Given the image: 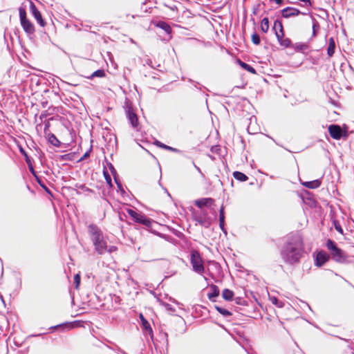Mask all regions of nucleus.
<instances>
[{
    "label": "nucleus",
    "instance_id": "f3484780",
    "mask_svg": "<svg viewBox=\"0 0 354 354\" xmlns=\"http://www.w3.org/2000/svg\"><path fill=\"white\" fill-rule=\"evenodd\" d=\"M233 177L241 182H245L248 180V177L243 173L238 171H235L233 172Z\"/></svg>",
    "mask_w": 354,
    "mask_h": 354
},
{
    "label": "nucleus",
    "instance_id": "f8f14e48",
    "mask_svg": "<svg viewBox=\"0 0 354 354\" xmlns=\"http://www.w3.org/2000/svg\"><path fill=\"white\" fill-rule=\"evenodd\" d=\"M300 11L292 7H287L281 10V15L284 18H288L290 17H295L300 14Z\"/></svg>",
    "mask_w": 354,
    "mask_h": 354
},
{
    "label": "nucleus",
    "instance_id": "ea45409f",
    "mask_svg": "<svg viewBox=\"0 0 354 354\" xmlns=\"http://www.w3.org/2000/svg\"><path fill=\"white\" fill-rule=\"evenodd\" d=\"M272 302L273 304H277V299L276 297H273V298L272 299Z\"/></svg>",
    "mask_w": 354,
    "mask_h": 354
},
{
    "label": "nucleus",
    "instance_id": "412c9836",
    "mask_svg": "<svg viewBox=\"0 0 354 354\" xmlns=\"http://www.w3.org/2000/svg\"><path fill=\"white\" fill-rule=\"evenodd\" d=\"M156 26L162 29L164 31H165L168 34H171L172 32L171 26L165 21H159Z\"/></svg>",
    "mask_w": 354,
    "mask_h": 354
},
{
    "label": "nucleus",
    "instance_id": "f704fd0d",
    "mask_svg": "<svg viewBox=\"0 0 354 354\" xmlns=\"http://www.w3.org/2000/svg\"><path fill=\"white\" fill-rule=\"evenodd\" d=\"M334 225H335V230L340 234H343V230H342L341 225H339V223L337 221H335Z\"/></svg>",
    "mask_w": 354,
    "mask_h": 354
},
{
    "label": "nucleus",
    "instance_id": "2eb2a0df",
    "mask_svg": "<svg viewBox=\"0 0 354 354\" xmlns=\"http://www.w3.org/2000/svg\"><path fill=\"white\" fill-rule=\"evenodd\" d=\"M139 317L142 322V329L147 333H148L149 335H151L153 333V330L149 322L145 318L144 315L142 313L140 314Z\"/></svg>",
    "mask_w": 354,
    "mask_h": 354
},
{
    "label": "nucleus",
    "instance_id": "423d86ee",
    "mask_svg": "<svg viewBox=\"0 0 354 354\" xmlns=\"http://www.w3.org/2000/svg\"><path fill=\"white\" fill-rule=\"evenodd\" d=\"M128 214L133 218V220L136 222L144 225L147 227H151L152 225L151 219L147 218L144 214L141 213H138L133 209H129L127 210Z\"/></svg>",
    "mask_w": 354,
    "mask_h": 354
},
{
    "label": "nucleus",
    "instance_id": "58836bf2",
    "mask_svg": "<svg viewBox=\"0 0 354 354\" xmlns=\"http://www.w3.org/2000/svg\"><path fill=\"white\" fill-rule=\"evenodd\" d=\"M274 1H275V3L277 4H279V5L281 4L282 1H283V0H274Z\"/></svg>",
    "mask_w": 354,
    "mask_h": 354
},
{
    "label": "nucleus",
    "instance_id": "473e14b6",
    "mask_svg": "<svg viewBox=\"0 0 354 354\" xmlns=\"http://www.w3.org/2000/svg\"><path fill=\"white\" fill-rule=\"evenodd\" d=\"M104 176L107 184L109 185L110 187H112L113 184L111 182V178L107 171H104Z\"/></svg>",
    "mask_w": 354,
    "mask_h": 354
},
{
    "label": "nucleus",
    "instance_id": "aec40b11",
    "mask_svg": "<svg viewBox=\"0 0 354 354\" xmlns=\"http://www.w3.org/2000/svg\"><path fill=\"white\" fill-rule=\"evenodd\" d=\"M224 225H225V212H224V207L222 205L219 209V226L220 228L224 231Z\"/></svg>",
    "mask_w": 354,
    "mask_h": 354
},
{
    "label": "nucleus",
    "instance_id": "9b49d317",
    "mask_svg": "<svg viewBox=\"0 0 354 354\" xmlns=\"http://www.w3.org/2000/svg\"><path fill=\"white\" fill-rule=\"evenodd\" d=\"M330 137L335 140H339L342 136V129L337 124H331L328 128Z\"/></svg>",
    "mask_w": 354,
    "mask_h": 354
},
{
    "label": "nucleus",
    "instance_id": "4be33fe9",
    "mask_svg": "<svg viewBox=\"0 0 354 354\" xmlns=\"http://www.w3.org/2000/svg\"><path fill=\"white\" fill-rule=\"evenodd\" d=\"M277 40H278L279 44L284 48L292 47V41L288 37L283 38V37L277 38Z\"/></svg>",
    "mask_w": 354,
    "mask_h": 354
},
{
    "label": "nucleus",
    "instance_id": "7ed1b4c3",
    "mask_svg": "<svg viewBox=\"0 0 354 354\" xmlns=\"http://www.w3.org/2000/svg\"><path fill=\"white\" fill-rule=\"evenodd\" d=\"M326 248L330 251V256L333 261L339 263H348V254L342 249L339 248L336 243L331 239L326 241Z\"/></svg>",
    "mask_w": 354,
    "mask_h": 354
},
{
    "label": "nucleus",
    "instance_id": "e433bc0d",
    "mask_svg": "<svg viewBox=\"0 0 354 354\" xmlns=\"http://www.w3.org/2000/svg\"><path fill=\"white\" fill-rule=\"evenodd\" d=\"M49 127H50V123L49 122H47L45 123V127H44V132L46 133H47V131H48L49 130Z\"/></svg>",
    "mask_w": 354,
    "mask_h": 354
},
{
    "label": "nucleus",
    "instance_id": "7c9ffc66",
    "mask_svg": "<svg viewBox=\"0 0 354 354\" xmlns=\"http://www.w3.org/2000/svg\"><path fill=\"white\" fill-rule=\"evenodd\" d=\"M319 28V25L318 22L314 19L313 21V33L312 37H315L317 35V32Z\"/></svg>",
    "mask_w": 354,
    "mask_h": 354
},
{
    "label": "nucleus",
    "instance_id": "f03ea898",
    "mask_svg": "<svg viewBox=\"0 0 354 354\" xmlns=\"http://www.w3.org/2000/svg\"><path fill=\"white\" fill-rule=\"evenodd\" d=\"M88 233L98 254H102L106 250V241L104 239L102 233L99 227L95 224H91L88 227Z\"/></svg>",
    "mask_w": 354,
    "mask_h": 354
},
{
    "label": "nucleus",
    "instance_id": "5701e85b",
    "mask_svg": "<svg viewBox=\"0 0 354 354\" xmlns=\"http://www.w3.org/2000/svg\"><path fill=\"white\" fill-rule=\"evenodd\" d=\"M260 28H261V30L264 33H266L268 31V30H269L268 18L265 17L261 20Z\"/></svg>",
    "mask_w": 354,
    "mask_h": 354
},
{
    "label": "nucleus",
    "instance_id": "4468645a",
    "mask_svg": "<svg viewBox=\"0 0 354 354\" xmlns=\"http://www.w3.org/2000/svg\"><path fill=\"white\" fill-rule=\"evenodd\" d=\"M210 292L207 294V297L212 301H215L214 298L217 297L219 295V288L217 286L214 284H212L209 286Z\"/></svg>",
    "mask_w": 354,
    "mask_h": 354
},
{
    "label": "nucleus",
    "instance_id": "dca6fc26",
    "mask_svg": "<svg viewBox=\"0 0 354 354\" xmlns=\"http://www.w3.org/2000/svg\"><path fill=\"white\" fill-rule=\"evenodd\" d=\"M335 42L333 37H330L328 39V46L327 48V54L329 57H333L335 53Z\"/></svg>",
    "mask_w": 354,
    "mask_h": 354
},
{
    "label": "nucleus",
    "instance_id": "20e7f679",
    "mask_svg": "<svg viewBox=\"0 0 354 354\" xmlns=\"http://www.w3.org/2000/svg\"><path fill=\"white\" fill-rule=\"evenodd\" d=\"M190 263L193 270L202 274L204 272L205 267L203 260L198 250H192L190 252Z\"/></svg>",
    "mask_w": 354,
    "mask_h": 354
},
{
    "label": "nucleus",
    "instance_id": "ddd939ff",
    "mask_svg": "<svg viewBox=\"0 0 354 354\" xmlns=\"http://www.w3.org/2000/svg\"><path fill=\"white\" fill-rule=\"evenodd\" d=\"M273 29L274 30L277 39L283 37L284 36L283 28L281 21L277 20L275 21L274 23Z\"/></svg>",
    "mask_w": 354,
    "mask_h": 354
},
{
    "label": "nucleus",
    "instance_id": "a878e982",
    "mask_svg": "<svg viewBox=\"0 0 354 354\" xmlns=\"http://www.w3.org/2000/svg\"><path fill=\"white\" fill-rule=\"evenodd\" d=\"M239 62H240L241 66L243 68H244L245 70H246L247 71H248L249 73H250L252 74H256V70L252 66H251L250 65H249L245 62H241V61H239Z\"/></svg>",
    "mask_w": 354,
    "mask_h": 354
},
{
    "label": "nucleus",
    "instance_id": "c03bdc74",
    "mask_svg": "<svg viewBox=\"0 0 354 354\" xmlns=\"http://www.w3.org/2000/svg\"><path fill=\"white\" fill-rule=\"evenodd\" d=\"M300 1H303V2H308L309 3H310V0H300Z\"/></svg>",
    "mask_w": 354,
    "mask_h": 354
},
{
    "label": "nucleus",
    "instance_id": "37998d69",
    "mask_svg": "<svg viewBox=\"0 0 354 354\" xmlns=\"http://www.w3.org/2000/svg\"><path fill=\"white\" fill-rule=\"evenodd\" d=\"M217 146H215V147H212V151H216V149H217Z\"/></svg>",
    "mask_w": 354,
    "mask_h": 354
},
{
    "label": "nucleus",
    "instance_id": "c85d7f7f",
    "mask_svg": "<svg viewBox=\"0 0 354 354\" xmlns=\"http://www.w3.org/2000/svg\"><path fill=\"white\" fill-rule=\"evenodd\" d=\"M252 42L254 45H259L261 43V39L259 35L257 32H254L251 36Z\"/></svg>",
    "mask_w": 354,
    "mask_h": 354
},
{
    "label": "nucleus",
    "instance_id": "1a4fd4ad",
    "mask_svg": "<svg viewBox=\"0 0 354 354\" xmlns=\"http://www.w3.org/2000/svg\"><path fill=\"white\" fill-rule=\"evenodd\" d=\"M330 259V254L324 250H321L317 253L315 260V266L320 268L324 266Z\"/></svg>",
    "mask_w": 354,
    "mask_h": 354
},
{
    "label": "nucleus",
    "instance_id": "cd10ccee",
    "mask_svg": "<svg viewBox=\"0 0 354 354\" xmlns=\"http://www.w3.org/2000/svg\"><path fill=\"white\" fill-rule=\"evenodd\" d=\"M80 326V323L78 322H74L73 323H66L62 325H60L59 327L66 328L68 330L74 328L75 327H78Z\"/></svg>",
    "mask_w": 354,
    "mask_h": 354
},
{
    "label": "nucleus",
    "instance_id": "bb28decb",
    "mask_svg": "<svg viewBox=\"0 0 354 354\" xmlns=\"http://www.w3.org/2000/svg\"><path fill=\"white\" fill-rule=\"evenodd\" d=\"M215 309L223 317H229L232 315V313L228 310L218 306H215Z\"/></svg>",
    "mask_w": 354,
    "mask_h": 354
},
{
    "label": "nucleus",
    "instance_id": "b1692460",
    "mask_svg": "<svg viewBox=\"0 0 354 354\" xmlns=\"http://www.w3.org/2000/svg\"><path fill=\"white\" fill-rule=\"evenodd\" d=\"M320 185H321V183L318 180L310 181V182H306L304 183V185L306 187L309 188V189L317 188L320 186Z\"/></svg>",
    "mask_w": 354,
    "mask_h": 354
},
{
    "label": "nucleus",
    "instance_id": "2f4dec72",
    "mask_svg": "<svg viewBox=\"0 0 354 354\" xmlns=\"http://www.w3.org/2000/svg\"><path fill=\"white\" fill-rule=\"evenodd\" d=\"M81 282V277L80 273H77L74 276V283H75V289H79L80 285Z\"/></svg>",
    "mask_w": 354,
    "mask_h": 354
},
{
    "label": "nucleus",
    "instance_id": "a211bd4d",
    "mask_svg": "<svg viewBox=\"0 0 354 354\" xmlns=\"http://www.w3.org/2000/svg\"><path fill=\"white\" fill-rule=\"evenodd\" d=\"M234 295V292L227 288L224 289L222 292V297L226 301H232Z\"/></svg>",
    "mask_w": 354,
    "mask_h": 354
},
{
    "label": "nucleus",
    "instance_id": "6e6552de",
    "mask_svg": "<svg viewBox=\"0 0 354 354\" xmlns=\"http://www.w3.org/2000/svg\"><path fill=\"white\" fill-rule=\"evenodd\" d=\"M30 8L32 16L37 20L39 25L42 28L45 27L46 25V22L43 19L41 13L37 9V8L32 1H30Z\"/></svg>",
    "mask_w": 354,
    "mask_h": 354
},
{
    "label": "nucleus",
    "instance_id": "0eeeda50",
    "mask_svg": "<svg viewBox=\"0 0 354 354\" xmlns=\"http://www.w3.org/2000/svg\"><path fill=\"white\" fill-rule=\"evenodd\" d=\"M126 117L128 118L132 127L137 128L139 125L138 118L132 107L131 103L127 102L124 106Z\"/></svg>",
    "mask_w": 354,
    "mask_h": 354
},
{
    "label": "nucleus",
    "instance_id": "393cba45",
    "mask_svg": "<svg viewBox=\"0 0 354 354\" xmlns=\"http://www.w3.org/2000/svg\"><path fill=\"white\" fill-rule=\"evenodd\" d=\"M48 138L49 142L52 145H53L54 146H56V147L59 146L60 142L59 141V140L56 138V136L54 134L48 133Z\"/></svg>",
    "mask_w": 354,
    "mask_h": 354
},
{
    "label": "nucleus",
    "instance_id": "72a5a7b5",
    "mask_svg": "<svg viewBox=\"0 0 354 354\" xmlns=\"http://www.w3.org/2000/svg\"><path fill=\"white\" fill-rule=\"evenodd\" d=\"M20 152L24 155V156H25V158H26V162L28 164V165H30L31 164V162H30V160L28 156V154L26 153V152L25 151V150L23 149V148H20Z\"/></svg>",
    "mask_w": 354,
    "mask_h": 354
},
{
    "label": "nucleus",
    "instance_id": "6ab92c4d",
    "mask_svg": "<svg viewBox=\"0 0 354 354\" xmlns=\"http://www.w3.org/2000/svg\"><path fill=\"white\" fill-rule=\"evenodd\" d=\"M154 145H156L157 147H160V148H162V149L170 151H173V152H178L179 151L177 149L174 148V147H170V146H168V145H166L162 143L159 140H156L154 142Z\"/></svg>",
    "mask_w": 354,
    "mask_h": 354
},
{
    "label": "nucleus",
    "instance_id": "9d476101",
    "mask_svg": "<svg viewBox=\"0 0 354 354\" xmlns=\"http://www.w3.org/2000/svg\"><path fill=\"white\" fill-rule=\"evenodd\" d=\"M214 203L215 200L212 198H202L194 201V204L200 209L211 207Z\"/></svg>",
    "mask_w": 354,
    "mask_h": 354
},
{
    "label": "nucleus",
    "instance_id": "c9c22d12",
    "mask_svg": "<svg viewBox=\"0 0 354 354\" xmlns=\"http://www.w3.org/2000/svg\"><path fill=\"white\" fill-rule=\"evenodd\" d=\"M117 250H118V248L116 246L111 245V246L108 247L106 245V250H105V252L112 253V252H116Z\"/></svg>",
    "mask_w": 354,
    "mask_h": 354
},
{
    "label": "nucleus",
    "instance_id": "39448f33",
    "mask_svg": "<svg viewBox=\"0 0 354 354\" xmlns=\"http://www.w3.org/2000/svg\"><path fill=\"white\" fill-rule=\"evenodd\" d=\"M19 19L21 26L26 33L33 35L35 32L34 24L27 17L26 11L24 8H19Z\"/></svg>",
    "mask_w": 354,
    "mask_h": 354
},
{
    "label": "nucleus",
    "instance_id": "f257e3e1",
    "mask_svg": "<svg viewBox=\"0 0 354 354\" xmlns=\"http://www.w3.org/2000/svg\"><path fill=\"white\" fill-rule=\"evenodd\" d=\"M304 250V243L300 235H292L285 245L281 254L285 260L290 263H297Z\"/></svg>",
    "mask_w": 354,
    "mask_h": 354
},
{
    "label": "nucleus",
    "instance_id": "c756f323",
    "mask_svg": "<svg viewBox=\"0 0 354 354\" xmlns=\"http://www.w3.org/2000/svg\"><path fill=\"white\" fill-rule=\"evenodd\" d=\"M104 76H105L104 71L100 69V70H97L96 71L93 73L92 75H91L90 78H93L94 77H103Z\"/></svg>",
    "mask_w": 354,
    "mask_h": 354
},
{
    "label": "nucleus",
    "instance_id": "4c0bfd02",
    "mask_svg": "<svg viewBox=\"0 0 354 354\" xmlns=\"http://www.w3.org/2000/svg\"><path fill=\"white\" fill-rule=\"evenodd\" d=\"M89 153H90V151H86L84 154V156L81 158V160H83V159L86 158V157H88L89 156Z\"/></svg>",
    "mask_w": 354,
    "mask_h": 354
},
{
    "label": "nucleus",
    "instance_id": "a19ab883",
    "mask_svg": "<svg viewBox=\"0 0 354 354\" xmlns=\"http://www.w3.org/2000/svg\"><path fill=\"white\" fill-rule=\"evenodd\" d=\"M198 221L201 225H203V224H204V223H205V221H204L203 219H201V218L198 219Z\"/></svg>",
    "mask_w": 354,
    "mask_h": 354
},
{
    "label": "nucleus",
    "instance_id": "79ce46f5",
    "mask_svg": "<svg viewBox=\"0 0 354 354\" xmlns=\"http://www.w3.org/2000/svg\"><path fill=\"white\" fill-rule=\"evenodd\" d=\"M217 146H215V147H212V151H216V149H217Z\"/></svg>",
    "mask_w": 354,
    "mask_h": 354
}]
</instances>
